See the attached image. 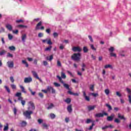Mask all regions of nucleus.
<instances>
[{
  "label": "nucleus",
  "instance_id": "obj_43",
  "mask_svg": "<svg viewBox=\"0 0 131 131\" xmlns=\"http://www.w3.org/2000/svg\"><path fill=\"white\" fill-rule=\"evenodd\" d=\"M52 50V46H49V47H47L45 49V51H51Z\"/></svg>",
  "mask_w": 131,
  "mask_h": 131
},
{
  "label": "nucleus",
  "instance_id": "obj_59",
  "mask_svg": "<svg viewBox=\"0 0 131 131\" xmlns=\"http://www.w3.org/2000/svg\"><path fill=\"white\" fill-rule=\"evenodd\" d=\"M38 36V37H42V36H43V34L42 33H39Z\"/></svg>",
  "mask_w": 131,
  "mask_h": 131
},
{
  "label": "nucleus",
  "instance_id": "obj_4",
  "mask_svg": "<svg viewBox=\"0 0 131 131\" xmlns=\"http://www.w3.org/2000/svg\"><path fill=\"white\" fill-rule=\"evenodd\" d=\"M41 24H42V22L41 21H39L36 26L35 29L36 30H38L39 29H40V30H43V29H45V27L42 26L40 27V28H39V26H41Z\"/></svg>",
  "mask_w": 131,
  "mask_h": 131
},
{
  "label": "nucleus",
  "instance_id": "obj_45",
  "mask_svg": "<svg viewBox=\"0 0 131 131\" xmlns=\"http://www.w3.org/2000/svg\"><path fill=\"white\" fill-rule=\"evenodd\" d=\"M29 91H30V92L31 93V95H32V96H34V95H35V92H33L32 90H31V89L29 88Z\"/></svg>",
  "mask_w": 131,
  "mask_h": 131
},
{
  "label": "nucleus",
  "instance_id": "obj_41",
  "mask_svg": "<svg viewBox=\"0 0 131 131\" xmlns=\"http://www.w3.org/2000/svg\"><path fill=\"white\" fill-rule=\"evenodd\" d=\"M57 65L58 67H61L62 66V64L61 63V62L59 60H57Z\"/></svg>",
  "mask_w": 131,
  "mask_h": 131
},
{
  "label": "nucleus",
  "instance_id": "obj_31",
  "mask_svg": "<svg viewBox=\"0 0 131 131\" xmlns=\"http://www.w3.org/2000/svg\"><path fill=\"white\" fill-rule=\"evenodd\" d=\"M20 89L21 90V92L23 93H24V94H26L27 92H26V91L25 90V88H24V86H22V85H20Z\"/></svg>",
  "mask_w": 131,
  "mask_h": 131
},
{
  "label": "nucleus",
  "instance_id": "obj_58",
  "mask_svg": "<svg viewBox=\"0 0 131 131\" xmlns=\"http://www.w3.org/2000/svg\"><path fill=\"white\" fill-rule=\"evenodd\" d=\"M13 112H14V115H17V108H16V107L14 108Z\"/></svg>",
  "mask_w": 131,
  "mask_h": 131
},
{
  "label": "nucleus",
  "instance_id": "obj_39",
  "mask_svg": "<svg viewBox=\"0 0 131 131\" xmlns=\"http://www.w3.org/2000/svg\"><path fill=\"white\" fill-rule=\"evenodd\" d=\"M94 126H95V123L93 122L92 125L90 126L89 128V130H92V129H93V127H94Z\"/></svg>",
  "mask_w": 131,
  "mask_h": 131
},
{
  "label": "nucleus",
  "instance_id": "obj_36",
  "mask_svg": "<svg viewBox=\"0 0 131 131\" xmlns=\"http://www.w3.org/2000/svg\"><path fill=\"white\" fill-rule=\"evenodd\" d=\"M4 88L9 94H10V93H11V90H10V88H9V87H8V86H5Z\"/></svg>",
  "mask_w": 131,
  "mask_h": 131
},
{
  "label": "nucleus",
  "instance_id": "obj_47",
  "mask_svg": "<svg viewBox=\"0 0 131 131\" xmlns=\"http://www.w3.org/2000/svg\"><path fill=\"white\" fill-rule=\"evenodd\" d=\"M88 37L90 39V40L91 41V42H94V40L93 39V37L91 35H89Z\"/></svg>",
  "mask_w": 131,
  "mask_h": 131
},
{
  "label": "nucleus",
  "instance_id": "obj_60",
  "mask_svg": "<svg viewBox=\"0 0 131 131\" xmlns=\"http://www.w3.org/2000/svg\"><path fill=\"white\" fill-rule=\"evenodd\" d=\"M92 96H93V97H97V96H99V94L97 93H92Z\"/></svg>",
  "mask_w": 131,
  "mask_h": 131
},
{
  "label": "nucleus",
  "instance_id": "obj_53",
  "mask_svg": "<svg viewBox=\"0 0 131 131\" xmlns=\"http://www.w3.org/2000/svg\"><path fill=\"white\" fill-rule=\"evenodd\" d=\"M38 96L39 97H40V98H41V99H42L43 98V94L41 93H39L38 94Z\"/></svg>",
  "mask_w": 131,
  "mask_h": 131
},
{
  "label": "nucleus",
  "instance_id": "obj_2",
  "mask_svg": "<svg viewBox=\"0 0 131 131\" xmlns=\"http://www.w3.org/2000/svg\"><path fill=\"white\" fill-rule=\"evenodd\" d=\"M24 116L28 118L29 119H31V114H33V112L30 111H26L23 113Z\"/></svg>",
  "mask_w": 131,
  "mask_h": 131
},
{
  "label": "nucleus",
  "instance_id": "obj_54",
  "mask_svg": "<svg viewBox=\"0 0 131 131\" xmlns=\"http://www.w3.org/2000/svg\"><path fill=\"white\" fill-rule=\"evenodd\" d=\"M109 128V126L106 125V126H104V127H102V130H105V129H107V128Z\"/></svg>",
  "mask_w": 131,
  "mask_h": 131
},
{
  "label": "nucleus",
  "instance_id": "obj_32",
  "mask_svg": "<svg viewBox=\"0 0 131 131\" xmlns=\"http://www.w3.org/2000/svg\"><path fill=\"white\" fill-rule=\"evenodd\" d=\"M50 117L51 119H55V118H56V115L53 113H51L50 114Z\"/></svg>",
  "mask_w": 131,
  "mask_h": 131
},
{
  "label": "nucleus",
  "instance_id": "obj_15",
  "mask_svg": "<svg viewBox=\"0 0 131 131\" xmlns=\"http://www.w3.org/2000/svg\"><path fill=\"white\" fill-rule=\"evenodd\" d=\"M53 59H54V56L53 55H51L50 56H47L46 57L47 61H50V62H51Z\"/></svg>",
  "mask_w": 131,
  "mask_h": 131
},
{
  "label": "nucleus",
  "instance_id": "obj_20",
  "mask_svg": "<svg viewBox=\"0 0 131 131\" xmlns=\"http://www.w3.org/2000/svg\"><path fill=\"white\" fill-rule=\"evenodd\" d=\"M20 125L23 127H24L27 125V122L25 121H23L22 122L20 123Z\"/></svg>",
  "mask_w": 131,
  "mask_h": 131
},
{
  "label": "nucleus",
  "instance_id": "obj_23",
  "mask_svg": "<svg viewBox=\"0 0 131 131\" xmlns=\"http://www.w3.org/2000/svg\"><path fill=\"white\" fill-rule=\"evenodd\" d=\"M54 107L55 106L54 105V104L50 103V104L47 107V110H50V109H52V108H54Z\"/></svg>",
  "mask_w": 131,
  "mask_h": 131
},
{
  "label": "nucleus",
  "instance_id": "obj_57",
  "mask_svg": "<svg viewBox=\"0 0 131 131\" xmlns=\"http://www.w3.org/2000/svg\"><path fill=\"white\" fill-rule=\"evenodd\" d=\"M84 98H85V100L86 101H88V102H90V97H89V96H85V97H84Z\"/></svg>",
  "mask_w": 131,
  "mask_h": 131
},
{
  "label": "nucleus",
  "instance_id": "obj_51",
  "mask_svg": "<svg viewBox=\"0 0 131 131\" xmlns=\"http://www.w3.org/2000/svg\"><path fill=\"white\" fill-rule=\"evenodd\" d=\"M114 121H115V122H116V123H120V120H119L117 118L115 119Z\"/></svg>",
  "mask_w": 131,
  "mask_h": 131
},
{
  "label": "nucleus",
  "instance_id": "obj_38",
  "mask_svg": "<svg viewBox=\"0 0 131 131\" xmlns=\"http://www.w3.org/2000/svg\"><path fill=\"white\" fill-rule=\"evenodd\" d=\"M7 53V51L5 50H2L1 52H0V56H3V55H5Z\"/></svg>",
  "mask_w": 131,
  "mask_h": 131
},
{
  "label": "nucleus",
  "instance_id": "obj_13",
  "mask_svg": "<svg viewBox=\"0 0 131 131\" xmlns=\"http://www.w3.org/2000/svg\"><path fill=\"white\" fill-rule=\"evenodd\" d=\"M96 108V105H89L88 106V111H92V110H94L95 108Z\"/></svg>",
  "mask_w": 131,
  "mask_h": 131
},
{
  "label": "nucleus",
  "instance_id": "obj_14",
  "mask_svg": "<svg viewBox=\"0 0 131 131\" xmlns=\"http://www.w3.org/2000/svg\"><path fill=\"white\" fill-rule=\"evenodd\" d=\"M113 118H114V115L112 114L111 116H108L107 117V121H112Z\"/></svg>",
  "mask_w": 131,
  "mask_h": 131
},
{
  "label": "nucleus",
  "instance_id": "obj_40",
  "mask_svg": "<svg viewBox=\"0 0 131 131\" xmlns=\"http://www.w3.org/2000/svg\"><path fill=\"white\" fill-rule=\"evenodd\" d=\"M21 96H22V94L21 93L17 92L15 94V97H18V98L21 97Z\"/></svg>",
  "mask_w": 131,
  "mask_h": 131
},
{
  "label": "nucleus",
  "instance_id": "obj_61",
  "mask_svg": "<svg viewBox=\"0 0 131 131\" xmlns=\"http://www.w3.org/2000/svg\"><path fill=\"white\" fill-rule=\"evenodd\" d=\"M47 43L48 45H52L53 43L52 42L51 39H49L47 41Z\"/></svg>",
  "mask_w": 131,
  "mask_h": 131
},
{
  "label": "nucleus",
  "instance_id": "obj_11",
  "mask_svg": "<svg viewBox=\"0 0 131 131\" xmlns=\"http://www.w3.org/2000/svg\"><path fill=\"white\" fill-rule=\"evenodd\" d=\"M7 65L9 68H13L14 67V62L13 61H8Z\"/></svg>",
  "mask_w": 131,
  "mask_h": 131
},
{
  "label": "nucleus",
  "instance_id": "obj_26",
  "mask_svg": "<svg viewBox=\"0 0 131 131\" xmlns=\"http://www.w3.org/2000/svg\"><path fill=\"white\" fill-rule=\"evenodd\" d=\"M56 77L59 79L61 83H63L64 81L63 80V79H62V77H60V76L57 75Z\"/></svg>",
  "mask_w": 131,
  "mask_h": 131
},
{
  "label": "nucleus",
  "instance_id": "obj_1",
  "mask_svg": "<svg viewBox=\"0 0 131 131\" xmlns=\"http://www.w3.org/2000/svg\"><path fill=\"white\" fill-rule=\"evenodd\" d=\"M71 59L73 60V61L79 62V61H80V59H81V54L80 53H74L71 56Z\"/></svg>",
  "mask_w": 131,
  "mask_h": 131
},
{
  "label": "nucleus",
  "instance_id": "obj_29",
  "mask_svg": "<svg viewBox=\"0 0 131 131\" xmlns=\"http://www.w3.org/2000/svg\"><path fill=\"white\" fill-rule=\"evenodd\" d=\"M42 126L44 128H46V129H48V128H49V126H50V125L47 124V123H43L42 124Z\"/></svg>",
  "mask_w": 131,
  "mask_h": 131
},
{
  "label": "nucleus",
  "instance_id": "obj_35",
  "mask_svg": "<svg viewBox=\"0 0 131 131\" xmlns=\"http://www.w3.org/2000/svg\"><path fill=\"white\" fill-rule=\"evenodd\" d=\"M83 51L84 53H88V52H89V49H88L87 47H84L83 48Z\"/></svg>",
  "mask_w": 131,
  "mask_h": 131
},
{
  "label": "nucleus",
  "instance_id": "obj_19",
  "mask_svg": "<svg viewBox=\"0 0 131 131\" xmlns=\"http://www.w3.org/2000/svg\"><path fill=\"white\" fill-rule=\"evenodd\" d=\"M62 84L65 89H67V90H69V91L70 90V88H69V85L68 84L65 83L63 82V83H62Z\"/></svg>",
  "mask_w": 131,
  "mask_h": 131
},
{
  "label": "nucleus",
  "instance_id": "obj_16",
  "mask_svg": "<svg viewBox=\"0 0 131 131\" xmlns=\"http://www.w3.org/2000/svg\"><path fill=\"white\" fill-rule=\"evenodd\" d=\"M67 111L69 113H71V112H72V105H68L67 107Z\"/></svg>",
  "mask_w": 131,
  "mask_h": 131
},
{
  "label": "nucleus",
  "instance_id": "obj_25",
  "mask_svg": "<svg viewBox=\"0 0 131 131\" xmlns=\"http://www.w3.org/2000/svg\"><path fill=\"white\" fill-rule=\"evenodd\" d=\"M27 37V36L26 34L22 35L21 40H23V41H25V40L26 39Z\"/></svg>",
  "mask_w": 131,
  "mask_h": 131
},
{
  "label": "nucleus",
  "instance_id": "obj_64",
  "mask_svg": "<svg viewBox=\"0 0 131 131\" xmlns=\"http://www.w3.org/2000/svg\"><path fill=\"white\" fill-rule=\"evenodd\" d=\"M53 36L54 37H57V36H58V33L57 32H54L53 33Z\"/></svg>",
  "mask_w": 131,
  "mask_h": 131
},
{
  "label": "nucleus",
  "instance_id": "obj_37",
  "mask_svg": "<svg viewBox=\"0 0 131 131\" xmlns=\"http://www.w3.org/2000/svg\"><path fill=\"white\" fill-rule=\"evenodd\" d=\"M104 93L106 94V95H108L109 94H110V90H109V89H105L104 90Z\"/></svg>",
  "mask_w": 131,
  "mask_h": 131
},
{
  "label": "nucleus",
  "instance_id": "obj_55",
  "mask_svg": "<svg viewBox=\"0 0 131 131\" xmlns=\"http://www.w3.org/2000/svg\"><path fill=\"white\" fill-rule=\"evenodd\" d=\"M16 23H23L24 21L22 19L17 20H16Z\"/></svg>",
  "mask_w": 131,
  "mask_h": 131
},
{
  "label": "nucleus",
  "instance_id": "obj_10",
  "mask_svg": "<svg viewBox=\"0 0 131 131\" xmlns=\"http://www.w3.org/2000/svg\"><path fill=\"white\" fill-rule=\"evenodd\" d=\"M18 101H21V103L22 106H25L26 101H25V100H23V97L22 96L18 97Z\"/></svg>",
  "mask_w": 131,
  "mask_h": 131
},
{
  "label": "nucleus",
  "instance_id": "obj_56",
  "mask_svg": "<svg viewBox=\"0 0 131 131\" xmlns=\"http://www.w3.org/2000/svg\"><path fill=\"white\" fill-rule=\"evenodd\" d=\"M11 88L12 89V90H16V85L15 84H11Z\"/></svg>",
  "mask_w": 131,
  "mask_h": 131
},
{
  "label": "nucleus",
  "instance_id": "obj_8",
  "mask_svg": "<svg viewBox=\"0 0 131 131\" xmlns=\"http://www.w3.org/2000/svg\"><path fill=\"white\" fill-rule=\"evenodd\" d=\"M72 51L74 52H78L79 53L81 52V49L79 48V47H74L72 48Z\"/></svg>",
  "mask_w": 131,
  "mask_h": 131
},
{
  "label": "nucleus",
  "instance_id": "obj_3",
  "mask_svg": "<svg viewBox=\"0 0 131 131\" xmlns=\"http://www.w3.org/2000/svg\"><path fill=\"white\" fill-rule=\"evenodd\" d=\"M108 51L110 52L111 57H115V58H116V54L113 53V52H114V47H111L108 49Z\"/></svg>",
  "mask_w": 131,
  "mask_h": 131
},
{
  "label": "nucleus",
  "instance_id": "obj_50",
  "mask_svg": "<svg viewBox=\"0 0 131 131\" xmlns=\"http://www.w3.org/2000/svg\"><path fill=\"white\" fill-rule=\"evenodd\" d=\"M10 79L12 83H13L14 81H15V80L14 79V77L13 76H11L10 77Z\"/></svg>",
  "mask_w": 131,
  "mask_h": 131
},
{
  "label": "nucleus",
  "instance_id": "obj_44",
  "mask_svg": "<svg viewBox=\"0 0 131 131\" xmlns=\"http://www.w3.org/2000/svg\"><path fill=\"white\" fill-rule=\"evenodd\" d=\"M54 85H55V86H56V88H59V86H61V85L59 83H58L57 82H54Z\"/></svg>",
  "mask_w": 131,
  "mask_h": 131
},
{
  "label": "nucleus",
  "instance_id": "obj_52",
  "mask_svg": "<svg viewBox=\"0 0 131 131\" xmlns=\"http://www.w3.org/2000/svg\"><path fill=\"white\" fill-rule=\"evenodd\" d=\"M48 63L47 61H43V65L44 66H47V65H48Z\"/></svg>",
  "mask_w": 131,
  "mask_h": 131
},
{
  "label": "nucleus",
  "instance_id": "obj_33",
  "mask_svg": "<svg viewBox=\"0 0 131 131\" xmlns=\"http://www.w3.org/2000/svg\"><path fill=\"white\" fill-rule=\"evenodd\" d=\"M9 49L10 51H16V48L14 46H10Z\"/></svg>",
  "mask_w": 131,
  "mask_h": 131
},
{
  "label": "nucleus",
  "instance_id": "obj_28",
  "mask_svg": "<svg viewBox=\"0 0 131 131\" xmlns=\"http://www.w3.org/2000/svg\"><path fill=\"white\" fill-rule=\"evenodd\" d=\"M64 102L67 104H70V103H71V99L68 98L64 100Z\"/></svg>",
  "mask_w": 131,
  "mask_h": 131
},
{
  "label": "nucleus",
  "instance_id": "obj_34",
  "mask_svg": "<svg viewBox=\"0 0 131 131\" xmlns=\"http://www.w3.org/2000/svg\"><path fill=\"white\" fill-rule=\"evenodd\" d=\"M22 63L26 65V67H28L29 66V64H28V63H27L26 60H22Z\"/></svg>",
  "mask_w": 131,
  "mask_h": 131
},
{
  "label": "nucleus",
  "instance_id": "obj_24",
  "mask_svg": "<svg viewBox=\"0 0 131 131\" xmlns=\"http://www.w3.org/2000/svg\"><path fill=\"white\" fill-rule=\"evenodd\" d=\"M4 131L9 130V124L6 123V125L4 126V128L3 129Z\"/></svg>",
  "mask_w": 131,
  "mask_h": 131
},
{
  "label": "nucleus",
  "instance_id": "obj_22",
  "mask_svg": "<svg viewBox=\"0 0 131 131\" xmlns=\"http://www.w3.org/2000/svg\"><path fill=\"white\" fill-rule=\"evenodd\" d=\"M105 69H108V68H110V69H113V67L111 64H106L104 66Z\"/></svg>",
  "mask_w": 131,
  "mask_h": 131
},
{
  "label": "nucleus",
  "instance_id": "obj_46",
  "mask_svg": "<svg viewBox=\"0 0 131 131\" xmlns=\"http://www.w3.org/2000/svg\"><path fill=\"white\" fill-rule=\"evenodd\" d=\"M37 121L39 124H41V123H42V122H43V120H42V119H38L37 120Z\"/></svg>",
  "mask_w": 131,
  "mask_h": 131
},
{
  "label": "nucleus",
  "instance_id": "obj_17",
  "mask_svg": "<svg viewBox=\"0 0 131 131\" xmlns=\"http://www.w3.org/2000/svg\"><path fill=\"white\" fill-rule=\"evenodd\" d=\"M6 27L10 31H11L12 29H13V27H12V25L9 24L6 25Z\"/></svg>",
  "mask_w": 131,
  "mask_h": 131
},
{
  "label": "nucleus",
  "instance_id": "obj_48",
  "mask_svg": "<svg viewBox=\"0 0 131 131\" xmlns=\"http://www.w3.org/2000/svg\"><path fill=\"white\" fill-rule=\"evenodd\" d=\"M8 38L10 40L13 39V35H11V34H8Z\"/></svg>",
  "mask_w": 131,
  "mask_h": 131
},
{
  "label": "nucleus",
  "instance_id": "obj_49",
  "mask_svg": "<svg viewBox=\"0 0 131 131\" xmlns=\"http://www.w3.org/2000/svg\"><path fill=\"white\" fill-rule=\"evenodd\" d=\"M94 85H91L90 87V90L91 91H92V92H94Z\"/></svg>",
  "mask_w": 131,
  "mask_h": 131
},
{
  "label": "nucleus",
  "instance_id": "obj_9",
  "mask_svg": "<svg viewBox=\"0 0 131 131\" xmlns=\"http://www.w3.org/2000/svg\"><path fill=\"white\" fill-rule=\"evenodd\" d=\"M31 81H32V78L31 77H26L25 78V83H29V82H31Z\"/></svg>",
  "mask_w": 131,
  "mask_h": 131
},
{
  "label": "nucleus",
  "instance_id": "obj_18",
  "mask_svg": "<svg viewBox=\"0 0 131 131\" xmlns=\"http://www.w3.org/2000/svg\"><path fill=\"white\" fill-rule=\"evenodd\" d=\"M118 118H120V119H122L123 120H126V119L124 118V116H121L120 113L118 114Z\"/></svg>",
  "mask_w": 131,
  "mask_h": 131
},
{
  "label": "nucleus",
  "instance_id": "obj_21",
  "mask_svg": "<svg viewBox=\"0 0 131 131\" xmlns=\"http://www.w3.org/2000/svg\"><path fill=\"white\" fill-rule=\"evenodd\" d=\"M29 104L31 105L32 110H35V106H34V103H33L32 101H30L29 102Z\"/></svg>",
  "mask_w": 131,
  "mask_h": 131
},
{
  "label": "nucleus",
  "instance_id": "obj_62",
  "mask_svg": "<svg viewBox=\"0 0 131 131\" xmlns=\"http://www.w3.org/2000/svg\"><path fill=\"white\" fill-rule=\"evenodd\" d=\"M60 50H63L64 49V46L63 45L61 44L59 46Z\"/></svg>",
  "mask_w": 131,
  "mask_h": 131
},
{
  "label": "nucleus",
  "instance_id": "obj_30",
  "mask_svg": "<svg viewBox=\"0 0 131 131\" xmlns=\"http://www.w3.org/2000/svg\"><path fill=\"white\" fill-rule=\"evenodd\" d=\"M61 77L62 78H63V79H65L66 78V75L65 74V73L61 72Z\"/></svg>",
  "mask_w": 131,
  "mask_h": 131
},
{
  "label": "nucleus",
  "instance_id": "obj_12",
  "mask_svg": "<svg viewBox=\"0 0 131 131\" xmlns=\"http://www.w3.org/2000/svg\"><path fill=\"white\" fill-rule=\"evenodd\" d=\"M47 91H51L52 94H55V93H56V90L52 86L47 87Z\"/></svg>",
  "mask_w": 131,
  "mask_h": 131
},
{
  "label": "nucleus",
  "instance_id": "obj_7",
  "mask_svg": "<svg viewBox=\"0 0 131 131\" xmlns=\"http://www.w3.org/2000/svg\"><path fill=\"white\" fill-rule=\"evenodd\" d=\"M104 115H105L106 116H108V113H103V114L102 113H98L95 114V117H104Z\"/></svg>",
  "mask_w": 131,
  "mask_h": 131
},
{
  "label": "nucleus",
  "instance_id": "obj_27",
  "mask_svg": "<svg viewBox=\"0 0 131 131\" xmlns=\"http://www.w3.org/2000/svg\"><path fill=\"white\" fill-rule=\"evenodd\" d=\"M105 106L108 108V111H111V110H112V106H111L110 104L106 103L105 104Z\"/></svg>",
  "mask_w": 131,
  "mask_h": 131
},
{
  "label": "nucleus",
  "instance_id": "obj_5",
  "mask_svg": "<svg viewBox=\"0 0 131 131\" xmlns=\"http://www.w3.org/2000/svg\"><path fill=\"white\" fill-rule=\"evenodd\" d=\"M32 73L33 74V76L35 77V78H36V79H38V80H39L40 82L42 81V80H41L39 77H38V75L37 74V73H36V72L33 71H32Z\"/></svg>",
  "mask_w": 131,
  "mask_h": 131
},
{
  "label": "nucleus",
  "instance_id": "obj_6",
  "mask_svg": "<svg viewBox=\"0 0 131 131\" xmlns=\"http://www.w3.org/2000/svg\"><path fill=\"white\" fill-rule=\"evenodd\" d=\"M126 90L127 93L130 94L128 96V98L129 103V104H131V90L128 88H127Z\"/></svg>",
  "mask_w": 131,
  "mask_h": 131
},
{
  "label": "nucleus",
  "instance_id": "obj_63",
  "mask_svg": "<svg viewBox=\"0 0 131 131\" xmlns=\"http://www.w3.org/2000/svg\"><path fill=\"white\" fill-rule=\"evenodd\" d=\"M116 95L117 96H118V97H121V94H120V93H119V92H116Z\"/></svg>",
  "mask_w": 131,
  "mask_h": 131
},
{
  "label": "nucleus",
  "instance_id": "obj_42",
  "mask_svg": "<svg viewBox=\"0 0 131 131\" xmlns=\"http://www.w3.org/2000/svg\"><path fill=\"white\" fill-rule=\"evenodd\" d=\"M91 49L93 50V51H96L97 49L94 47V45L93 44H90Z\"/></svg>",
  "mask_w": 131,
  "mask_h": 131
}]
</instances>
